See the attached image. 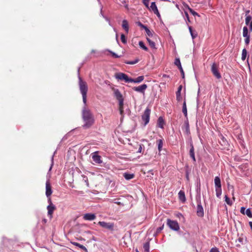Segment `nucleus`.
<instances>
[{"label": "nucleus", "instance_id": "1", "mask_svg": "<svg viewBox=\"0 0 252 252\" xmlns=\"http://www.w3.org/2000/svg\"><path fill=\"white\" fill-rule=\"evenodd\" d=\"M82 118L84 121L83 127L85 128L90 127L94 124V120L90 110L85 108L82 111Z\"/></svg>", "mask_w": 252, "mask_h": 252}, {"label": "nucleus", "instance_id": "2", "mask_svg": "<svg viewBox=\"0 0 252 252\" xmlns=\"http://www.w3.org/2000/svg\"><path fill=\"white\" fill-rule=\"evenodd\" d=\"M114 96L119 101V110L122 117L124 116V98L120 91L115 89L114 91Z\"/></svg>", "mask_w": 252, "mask_h": 252}, {"label": "nucleus", "instance_id": "3", "mask_svg": "<svg viewBox=\"0 0 252 252\" xmlns=\"http://www.w3.org/2000/svg\"><path fill=\"white\" fill-rule=\"evenodd\" d=\"M79 85L80 92L82 95L83 101L84 104L87 102V93L88 92V85L85 81H83L81 77L79 78Z\"/></svg>", "mask_w": 252, "mask_h": 252}, {"label": "nucleus", "instance_id": "4", "mask_svg": "<svg viewBox=\"0 0 252 252\" xmlns=\"http://www.w3.org/2000/svg\"><path fill=\"white\" fill-rule=\"evenodd\" d=\"M98 224L102 227L111 231H113L114 230V224L113 222H107L100 221L98 222Z\"/></svg>", "mask_w": 252, "mask_h": 252}, {"label": "nucleus", "instance_id": "5", "mask_svg": "<svg viewBox=\"0 0 252 252\" xmlns=\"http://www.w3.org/2000/svg\"><path fill=\"white\" fill-rule=\"evenodd\" d=\"M167 224L170 229L174 231H178L180 229L179 225L177 221L168 219L167 220Z\"/></svg>", "mask_w": 252, "mask_h": 252}, {"label": "nucleus", "instance_id": "6", "mask_svg": "<svg viewBox=\"0 0 252 252\" xmlns=\"http://www.w3.org/2000/svg\"><path fill=\"white\" fill-rule=\"evenodd\" d=\"M211 70L213 75L216 78L220 79L221 78L220 73L219 71V66L216 63H213L211 66Z\"/></svg>", "mask_w": 252, "mask_h": 252}, {"label": "nucleus", "instance_id": "7", "mask_svg": "<svg viewBox=\"0 0 252 252\" xmlns=\"http://www.w3.org/2000/svg\"><path fill=\"white\" fill-rule=\"evenodd\" d=\"M151 110L147 107L142 116V119L144 122V125L146 126L149 122Z\"/></svg>", "mask_w": 252, "mask_h": 252}, {"label": "nucleus", "instance_id": "8", "mask_svg": "<svg viewBox=\"0 0 252 252\" xmlns=\"http://www.w3.org/2000/svg\"><path fill=\"white\" fill-rule=\"evenodd\" d=\"M115 77L118 80H124L126 82H130V78L126 74L122 72L115 74Z\"/></svg>", "mask_w": 252, "mask_h": 252}, {"label": "nucleus", "instance_id": "9", "mask_svg": "<svg viewBox=\"0 0 252 252\" xmlns=\"http://www.w3.org/2000/svg\"><path fill=\"white\" fill-rule=\"evenodd\" d=\"M148 8L149 10L153 11L158 18L160 17V15L158 12L155 2H152L151 6L150 7L149 6V8Z\"/></svg>", "mask_w": 252, "mask_h": 252}, {"label": "nucleus", "instance_id": "10", "mask_svg": "<svg viewBox=\"0 0 252 252\" xmlns=\"http://www.w3.org/2000/svg\"><path fill=\"white\" fill-rule=\"evenodd\" d=\"M196 214L199 217H203L204 216L203 208L201 205L200 200L197 201Z\"/></svg>", "mask_w": 252, "mask_h": 252}, {"label": "nucleus", "instance_id": "11", "mask_svg": "<svg viewBox=\"0 0 252 252\" xmlns=\"http://www.w3.org/2000/svg\"><path fill=\"white\" fill-rule=\"evenodd\" d=\"M147 88V85L146 84H143L138 87H134L132 89L137 92L144 94L145 90Z\"/></svg>", "mask_w": 252, "mask_h": 252}, {"label": "nucleus", "instance_id": "12", "mask_svg": "<svg viewBox=\"0 0 252 252\" xmlns=\"http://www.w3.org/2000/svg\"><path fill=\"white\" fill-rule=\"evenodd\" d=\"M52 193V190L50 183L49 181H47L46 183V195L47 197H49Z\"/></svg>", "mask_w": 252, "mask_h": 252}, {"label": "nucleus", "instance_id": "13", "mask_svg": "<svg viewBox=\"0 0 252 252\" xmlns=\"http://www.w3.org/2000/svg\"><path fill=\"white\" fill-rule=\"evenodd\" d=\"M174 64L178 67L179 69L182 76V78L185 77V73L183 70V69L182 67L181 63L180 62V60L179 58H176L174 62Z\"/></svg>", "mask_w": 252, "mask_h": 252}, {"label": "nucleus", "instance_id": "14", "mask_svg": "<svg viewBox=\"0 0 252 252\" xmlns=\"http://www.w3.org/2000/svg\"><path fill=\"white\" fill-rule=\"evenodd\" d=\"M47 209L48 210V215L50 217V219L52 218L53 212L56 209V206L53 204H51L47 206Z\"/></svg>", "mask_w": 252, "mask_h": 252}, {"label": "nucleus", "instance_id": "15", "mask_svg": "<svg viewBox=\"0 0 252 252\" xmlns=\"http://www.w3.org/2000/svg\"><path fill=\"white\" fill-rule=\"evenodd\" d=\"M92 158L93 161L96 163H101L102 162L101 157L97 154V152H94L92 154Z\"/></svg>", "mask_w": 252, "mask_h": 252}, {"label": "nucleus", "instance_id": "16", "mask_svg": "<svg viewBox=\"0 0 252 252\" xmlns=\"http://www.w3.org/2000/svg\"><path fill=\"white\" fill-rule=\"evenodd\" d=\"M83 218L84 220H93L96 218V216L94 214L87 213L83 215Z\"/></svg>", "mask_w": 252, "mask_h": 252}, {"label": "nucleus", "instance_id": "17", "mask_svg": "<svg viewBox=\"0 0 252 252\" xmlns=\"http://www.w3.org/2000/svg\"><path fill=\"white\" fill-rule=\"evenodd\" d=\"M246 241V238L245 237H243V236L239 237L236 240V247L240 248L241 245L244 244V241Z\"/></svg>", "mask_w": 252, "mask_h": 252}, {"label": "nucleus", "instance_id": "18", "mask_svg": "<svg viewBox=\"0 0 252 252\" xmlns=\"http://www.w3.org/2000/svg\"><path fill=\"white\" fill-rule=\"evenodd\" d=\"M122 26L123 29L126 32L128 33L129 31V25L127 21L126 20H124L122 21Z\"/></svg>", "mask_w": 252, "mask_h": 252}, {"label": "nucleus", "instance_id": "19", "mask_svg": "<svg viewBox=\"0 0 252 252\" xmlns=\"http://www.w3.org/2000/svg\"><path fill=\"white\" fill-rule=\"evenodd\" d=\"M190 149L189 150V156L191 158L193 159L194 162L196 161L195 154H194V149L192 143L190 144Z\"/></svg>", "mask_w": 252, "mask_h": 252}, {"label": "nucleus", "instance_id": "20", "mask_svg": "<svg viewBox=\"0 0 252 252\" xmlns=\"http://www.w3.org/2000/svg\"><path fill=\"white\" fill-rule=\"evenodd\" d=\"M185 132L187 134H190L189 125L188 120L187 119L184 123Z\"/></svg>", "mask_w": 252, "mask_h": 252}, {"label": "nucleus", "instance_id": "21", "mask_svg": "<svg viewBox=\"0 0 252 252\" xmlns=\"http://www.w3.org/2000/svg\"><path fill=\"white\" fill-rule=\"evenodd\" d=\"M164 124L165 123L163 118L159 117L158 120V126L161 128H163Z\"/></svg>", "mask_w": 252, "mask_h": 252}, {"label": "nucleus", "instance_id": "22", "mask_svg": "<svg viewBox=\"0 0 252 252\" xmlns=\"http://www.w3.org/2000/svg\"><path fill=\"white\" fill-rule=\"evenodd\" d=\"M179 199L183 202H185L186 201V196L185 192L183 190H181L178 193Z\"/></svg>", "mask_w": 252, "mask_h": 252}, {"label": "nucleus", "instance_id": "23", "mask_svg": "<svg viewBox=\"0 0 252 252\" xmlns=\"http://www.w3.org/2000/svg\"><path fill=\"white\" fill-rule=\"evenodd\" d=\"M144 79L143 76H140L135 79L130 78V82H134L136 83H140L142 82Z\"/></svg>", "mask_w": 252, "mask_h": 252}, {"label": "nucleus", "instance_id": "24", "mask_svg": "<svg viewBox=\"0 0 252 252\" xmlns=\"http://www.w3.org/2000/svg\"><path fill=\"white\" fill-rule=\"evenodd\" d=\"M215 188H220L221 187L220 179L219 177L217 176L214 179Z\"/></svg>", "mask_w": 252, "mask_h": 252}, {"label": "nucleus", "instance_id": "25", "mask_svg": "<svg viewBox=\"0 0 252 252\" xmlns=\"http://www.w3.org/2000/svg\"><path fill=\"white\" fill-rule=\"evenodd\" d=\"M189 29L192 39L195 38L197 36V32L195 30H193L191 27L189 26Z\"/></svg>", "mask_w": 252, "mask_h": 252}, {"label": "nucleus", "instance_id": "26", "mask_svg": "<svg viewBox=\"0 0 252 252\" xmlns=\"http://www.w3.org/2000/svg\"><path fill=\"white\" fill-rule=\"evenodd\" d=\"M71 244L75 246L79 247V248H80L81 250L84 251L85 252H87V248L83 245H81L80 244H79L77 242H72Z\"/></svg>", "mask_w": 252, "mask_h": 252}, {"label": "nucleus", "instance_id": "27", "mask_svg": "<svg viewBox=\"0 0 252 252\" xmlns=\"http://www.w3.org/2000/svg\"><path fill=\"white\" fill-rule=\"evenodd\" d=\"M124 177L127 180H129L134 178V175L133 174H129L127 173H125L124 174Z\"/></svg>", "mask_w": 252, "mask_h": 252}, {"label": "nucleus", "instance_id": "28", "mask_svg": "<svg viewBox=\"0 0 252 252\" xmlns=\"http://www.w3.org/2000/svg\"><path fill=\"white\" fill-rule=\"evenodd\" d=\"M157 143L158 145V150L159 152L161 151L162 146H163V140L159 139L157 141Z\"/></svg>", "mask_w": 252, "mask_h": 252}, {"label": "nucleus", "instance_id": "29", "mask_svg": "<svg viewBox=\"0 0 252 252\" xmlns=\"http://www.w3.org/2000/svg\"><path fill=\"white\" fill-rule=\"evenodd\" d=\"M183 113H184L185 116L187 118V105H186V102L185 100L183 104Z\"/></svg>", "mask_w": 252, "mask_h": 252}, {"label": "nucleus", "instance_id": "30", "mask_svg": "<svg viewBox=\"0 0 252 252\" xmlns=\"http://www.w3.org/2000/svg\"><path fill=\"white\" fill-rule=\"evenodd\" d=\"M243 35L244 37L250 36L249 34L248 29L247 27H244L243 29Z\"/></svg>", "mask_w": 252, "mask_h": 252}, {"label": "nucleus", "instance_id": "31", "mask_svg": "<svg viewBox=\"0 0 252 252\" xmlns=\"http://www.w3.org/2000/svg\"><path fill=\"white\" fill-rule=\"evenodd\" d=\"M185 7L188 8V9L189 11V12L193 15V16H199V15L198 14L195 12V11H194L192 9H191V8H190L189 7V6L187 4H186L185 5Z\"/></svg>", "mask_w": 252, "mask_h": 252}, {"label": "nucleus", "instance_id": "32", "mask_svg": "<svg viewBox=\"0 0 252 252\" xmlns=\"http://www.w3.org/2000/svg\"><path fill=\"white\" fill-rule=\"evenodd\" d=\"M147 40L148 42L149 45L151 46V48L155 49L156 48V44L155 42L152 41L150 38H147Z\"/></svg>", "mask_w": 252, "mask_h": 252}, {"label": "nucleus", "instance_id": "33", "mask_svg": "<svg viewBox=\"0 0 252 252\" xmlns=\"http://www.w3.org/2000/svg\"><path fill=\"white\" fill-rule=\"evenodd\" d=\"M150 243L146 242L143 245V249L145 252H149Z\"/></svg>", "mask_w": 252, "mask_h": 252}, {"label": "nucleus", "instance_id": "34", "mask_svg": "<svg viewBox=\"0 0 252 252\" xmlns=\"http://www.w3.org/2000/svg\"><path fill=\"white\" fill-rule=\"evenodd\" d=\"M139 45L140 47V48L143 49L144 50L146 51H148V48L145 45L144 42L142 41H140L139 42Z\"/></svg>", "mask_w": 252, "mask_h": 252}, {"label": "nucleus", "instance_id": "35", "mask_svg": "<svg viewBox=\"0 0 252 252\" xmlns=\"http://www.w3.org/2000/svg\"><path fill=\"white\" fill-rule=\"evenodd\" d=\"M216 195L218 197L220 198L221 194V187L216 188Z\"/></svg>", "mask_w": 252, "mask_h": 252}, {"label": "nucleus", "instance_id": "36", "mask_svg": "<svg viewBox=\"0 0 252 252\" xmlns=\"http://www.w3.org/2000/svg\"><path fill=\"white\" fill-rule=\"evenodd\" d=\"M247 51L246 49H243L242 50L241 59L243 61H245L247 57Z\"/></svg>", "mask_w": 252, "mask_h": 252}, {"label": "nucleus", "instance_id": "37", "mask_svg": "<svg viewBox=\"0 0 252 252\" xmlns=\"http://www.w3.org/2000/svg\"><path fill=\"white\" fill-rule=\"evenodd\" d=\"M139 61L138 59H136L134 61H127L125 63L128 64H134L137 63Z\"/></svg>", "mask_w": 252, "mask_h": 252}, {"label": "nucleus", "instance_id": "38", "mask_svg": "<svg viewBox=\"0 0 252 252\" xmlns=\"http://www.w3.org/2000/svg\"><path fill=\"white\" fill-rule=\"evenodd\" d=\"M252 19V17L250 15H247L245 19V23L246 25H248Z\"/></svg>", "mask_w": 252, "mask_h": 252}, {"label": "nucleus", "instance_id": "39", "mask_svg": "<svg viewBox=\"0 0 252 252\" xmlns=\"http://www.w3.org/2000/svg\"><path fill=\"white\" fill-rule=\"evenodd\" d=\"M121 41L124 44H126L127 42L126 38L124 34H121Z\"/></svg>", "mask_w": 252, "mask_h": 252}, {"label": "nucleus", "instance_id": "40", "mask_svg": "<svg viewBox=\"0 0 252 252\" xmlns=\"http://www.w3.org/2000/svg\"><path fill=\"white\" fill-rule=\"evenodd\" d=\"M176 99L178 101L182 100V97L181 96V93H176Z\"/></svg>", "mask_w": 252, "mask_h": 252}, {"label": "nucleus", "instance_id": "41", "mask_svg": "<svg viewBox=\"0 0 252 252\" xmlns=\"http://www.w3.org/2000/svg\"><path fill=\"white\" fill-rule=\"evenodd\" d=\"M225 201L228 205H232V202L230 201V198L226 195L225 196Z\"/></svg>", "mask_w": 252, "mask_h": 252}, {"label": "nucleus", "instance_id": "42", "mask_svg": "<svg viewBox=\"0 0 252 252\" xmlns=\"http://www.w3.org/2000/svg\"><path fill=\"white\" fill-rule=\"evenodd\" d=\"M245 214H246L249 218H252V213L250 209H248L246 210Z\"/></svg>", "mask_w": 252, "mask_h": 252}, {"label": "nucleus", "instance_id": "43", "mask_svg": "<svg viewBox=\"0 0 252 252\" xmlns=\"http://www.w3.org/2000/svg\"><path fill=\"white\" fill-rule=\"evenodd\" d=\"M146 32L149 36H152L153 35L152 32L150 31V30L146 27V28L145 29Z\"/></svg>", "mask_w": 252, "mask_h": 252}, {"label": "nucleus", "instance_id": "44", "mask_svg": "<svg viewBox=\"0 0 252 252\" xmlns=\"http://www.w3.org/2000/svg\"><path fill=\"white\" fill-rule=\"evenodd\" d=\"M245 42L247 45H248L250 41V36L245 37Z\"/></svg>", "mask_w": 252, "mask_h": 252}, {"label": "nucleus", "instance_id": "45", "mask_svg": "<svg viewBox=\"0 0 252 252\" xmlns=\"http://www.w3.org/2000/svg\"><path fill=\"white\" fill-rule=\"evenodd\" d=\"M149 1L150 0H143V2L147 8H149Z\"/></svg>", "mask_w": 252, "mask_h": 252}, {"label": "nucleus", "instance_id": "46", "mask_svg": "<svg viewBox=\"0 0 252 252\" xmlns=\"http://www.w3.org/2000/svg\"><path fill=\"white\" fill-rule=\"evenodd\" d=\"M137 25L140 27L141 28L144 29V30L147 27V26L144 25L143 24H142L140 22H138L137 23Z\"/></svg>", "mask_w": 252, "mask_h": 252}, {"label": "nucleus", "instance_id": "47", "mask_svg": "<svg viewBox=\"0 0 252 252\" xmlns=\"http://www.w3.org/2000/svg\"><path fill=\"white\" fill-rule=\"evenodd\" d=\"M210 252H220L219 249L216 248V247H214V248H212Z\"/></svg>", "mask_w": 252, "mask_h": 252}, {"label": "nucleus", "instance_id": "48", "mask_svg": "<svg viewBox=\"0 0 252 252\" xmlns=\"http://www.w3.org/2000/svg\"><path fill=\"white\" fill-rule=\"evenodd\" d=\"M110 53L112 55V56L114 57V58H120V56H118V55H117L116 53H115L114 52H113L112 51L110 52Z\"/></svg>", "mask_w": 252, "mask_h": 252}, {"label": "nucleus", "instance_id": "49", "mask_svg": "<svg viewBox=\"0 0 252 252\" xmlns=\"http://www.w3.org/2000/svg\"><path fill=\"white\" fill-rule=\"evenodd\" d=\"M240 212L242 214H245V213H246V209L245 207H242L241 208V209H240Z\"/></svg>", "mask_w": 252, "mask_h": 252}, {"label": "nucleus", "instance_id": "50", "mask_svg": "<svg viewBox=\"0 0 252 252\" xmlns=\"http://www.w3.org/2000/svg\"><path fill=\"white\" fill-rule=\"evenodd\" d=\"M143 146H144L143 145H142V144L139 145V149H138V152H137L138 153H142V148Z\"/></svg>", "mask_w": 252, "mask_h": 252}, {"label": "nucleus", "instance_id": "51", "mask_svg": "<svg viewBox=\"0 0 252 252\" xmlns=\"http://www.w3.org/2000/svg\"><path fill=\"white\" fill-rule=\"evenodd\" d=\"M163 227H164V225L163 224L161 227L158 228L157 229V232L159 233L163 229Z\"/></svg>", "mask_w": 252, "mask_h": 252}, {"label": "nucleus", "instance_id": "52", "mask_svg": "<svg viewBox=\"0 0 252 252\" xmlns=\"http://www.w3.org/2000/svg\"><path fill=\"white\" fill-rule=\"evenodd\" d=\"M182 89V85L179 86L176 93H179V92L181 93Z\"/></svg>", "mask_w": 252, "mask_h": 252}, {"label": "nucleus", "instance_id": "53", "mask_svg": "<svg viewBox=\"0 0 252 252\" xmlns=\"http://www.w3.org/2000/svg\"><path fill=\"white\" fill-rule=\"evenodd\" d=\"M114 203L119 205L124 206V204L123 203H122L121 202L118 201H115Z\"/></svg>", "mask_w": 252, "mask_h": 252}, {"label": "nucleus", "instance_id": "54", "mask_svg": "<svg viewBox=\"0 0 252 252\" xmlns=\"http://www.w3.org/2000/svg\"><path fill=\"white\" fill-rule=\"evenodd\" d=\"M185 15L187 18L188 21L189 22L190 20H189V16L188 12H185Z\"/></svg>", "mask_w": 252, "mask_h": 252}, {"label": "nucleus", "instance_id": "55", "mask_svg": "<svg viewBox=\"0 0 252 252\" xmlns=\"http://www.w3.org/2000/svg\"><path fill=\"white\" fill-rule=\"evenodd\" d=\"M48 203H49V205H51V204H53L52 202V200H51V198L50 197H48Z\"/></svg>", "mask_w": 252, "mask_h": 252}, {"label": "nucleus", "instance_id": "56", "mask_svg": "<svg viewBox=\"0 0 252 252\" xmlns=\"http://www.w3.org/2000/svg\"><path fill=\"white\" fill-rule=\"evenodd\" d=\"M250 30L251 32H252V21L250 24Z\"/></svg>", "mask_w": 252, "mask_h": 252}, {"label": "nucleus", "instance_id": "57", "mask_svg": "<svg viewBox=\"0 0 252 252\" xmlns=\"http://www.w3.org/2000/svg\"><path fill=\"white\" fill-rule=\"evenodd\" d=\"M246 15L247 16V15L250 13V10H248L246 11Z\"/></svg>", "mask_w": 252, "mask_h": 252}, {"label": "nucleus", "instance_id": "58", "mask_svg": "<svg viewBox=\"0 0 252 252\" xmlns=\"http://www.w3.org/2000/svg\"><path fill=\"white\" fill-rule=\"evenodd\" d=\"M125 7H126V9H128V5H127V4H126V5H125Z\"/></svg>", "mask_w": 252, "mask_h": 252}, {"label": "nucleus", "instance_id": "59", "mask_svg": "<svg viewBox=\"0 0 252 252\" xmlns=\"http://www.w3.org/2000/svg\"><path fill=\"white\" fill-rule=\"evenodd\" d=\"M119 199H115V200H119Z\"/></svg>", "mask_w": 252, "mask_h": 252}]
</instances>
